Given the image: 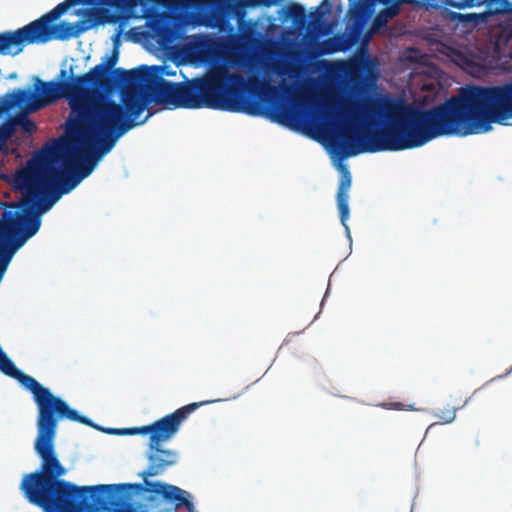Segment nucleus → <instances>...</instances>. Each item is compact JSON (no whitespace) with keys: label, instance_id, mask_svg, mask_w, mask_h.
<instances>
[{"label":"nucleus","instance_id":"6","mask_svg":"<svg viewBox=\"0 0 512 512\" xmlns=\"http://www.w3.org/2000/svg\"><path fill=\"white\" fill-rule=\"evenodd\" d=\"M149 3L175 10V0H65L24 27L15 31L0 33V36L12 38V42L0 51V54L17 55L22 52L26 44H44L53 39L64 40L77 36L80 30L77 29L75 24L67 22L53 24L71 7L78 5L93 6L94 9H91L90 13L107 16L109 14L108 8L124 11Z\"/></svg>","mask_w":512,"mask_h":512},{"label":"nucleus","instance_id":"1","mask_svg":"<svg viewBox=\"0 0 512 512\" xmlns=\"http://www.w3.org/2000/svg\"><path fill=\"white\" fill-rule=\"evenodd\" d=\"M378 117L385 126L372 130V153L417 148L444 135L488 132L492 123L512 118V81L462 88L458 96L428 110L372 100V120Z\"/></svg>","mask_w":512,"mask_h":512},{"label":"nucleus","instance_id":"28","mask_svg":"<svg viewBox=\"0 0 512 512\" xmlns=\"http://www.w3.org/2000/svg\"><path fill=\"white\" fill-rule=\"evenodd\" d=\"M11 42H12V38H6L3 36H0V51H2Z\"/></svg>","mask_w":512,"mask_h":512},{"label":"nucleus","instance_id":"23","mask_svg":"<svg viewBox=\"0 0 512 512\" xmlns=\"http://www.w3.org/2000/svg\"><path fill=\"white\" fill-rule=\"evenodd\" d=\"M149 71H156L157 73H159L161 75L162 78H164V76H174L176 75V71L172 69V67L170 66H167V65H163V66H152V67H149Z\"/></svg>","mask_w":512,"mask_h":512},{"label":"nucleus","instance_id":"13","mask_svg":"<svg viewBox=\"0 0 512 512\" xmlns=\"http://www.w3.org/2000/svg\"><path fill=\"white\" fill-rule=\"evenodd\" d=\"M340 181L336 195L337 207L339 210L340 221L347 231L349 228L346 224L349 219V190L351 187L352 177L346 166L340 167Z\"/></svg>","mask_w":512,"mask_h":512},{"label":"nucleus","instance_id":"5","mask_svg":"<svg viewBox=\"0 0 512 512\" xmlns=\"http://www.w3.org/2000/svg\"><path fill=\"white\" fill-rule=\"evenodd\" d=\"M115 86H123L120 93L121 103L111 99H93L94 133L99 138L101 153H108L115 146L117 140L129 130L147 121L152 115L136 122L138 117L151 103L147 91L152 79L153 71L149 67L141 66L138 69L113 70Z\"/></svg>","mask_w":512,"mask_h":512},{"label":"nucleus","instance_id":"22","mask_svg":"<svg viewBox=\"0 0 512 512\" xmlns=\"http://www.w3.org/2000/svg\"><path fill=\"white\" fill-rule=\"evenodd\" d=\"M388 18L380 11L373 19L371 31L377 32L380 29L384 28L388 23Z\"/></svg>","mask_w":512,"mask_h":512},{"label":"nucleus","instance_id":"7","mask_svg":"<svg viewBox=\"0 0 512 512\" xmlns=\"http://www.w3.org/2000/svg\"><path fill=\"white\" fill-rule=\"evenodd\" d=\"M74 156L67 150L58 155L51 150L43 160L16 176L17 186L23 190L26 204L37 207L40 213L48 211L62 194H67L82 181L74 169Z\"/></svg>","mask_w":512,"mask_h":512},{"label":"nucleus","instance_id":"2","mask_svg":"<svg viewBox=\"0 0 512 512\" xmlns=\"http://www.w3.org/2000/svg\"><path fill=\"white\" fill-rule=\"evenodd\" d=\"M27 499L44 512H193L188 492L165 482H21Z\"/></svg>","mask_w":512,"mask_h":512},{"label":"nucleus","instance_id":"32","mask_svg":"<svg viewBox=\"0 0 512 512\" xmlns=\"http://www.w3.org/2000/svg\"><path fill=\"white\" fill-rule=\"evenodd\" d=\"M3 234H4L3 228H0V237L3 236Z\"/></svg>","mask_w":512,"mask_h":512},{"label":"nucleus","instance_id":"3","mask_svg":"<svg viewBox=\"0 0 512 512\" xmlns=\"http://www.w3.org/2000/svg\"><path fill=\"white\" fill-rule=\"evenodd\" d=\"M265 83L254 76L246 79L238 72H231L225 65L212 66L203 76L181 83H172L154 71L147 96L168 108H209L250 116L268 115L272 120L286 123L292 119L287 109L278 106L265 109L253 96Z\"/></svg>","mask_w":512,"mask_h":512},{"label":"nucleus","instance_id":"4","mask_svg":"<svg viewBox=\"0 0 512 512\" xmlns=\"http://www.w3.org/2000/svg\"><path fill=\"white\" fill-rule=\"evenodd\" d=\"M35 93L26 89H17L0 98V116L15 106L26 112H35L60 99H67L77 117L73 127L85 126L94 131L93 97L99 92H108L113 84L102 64L92 67L83 75H71L65 69L60 70L57 80L44 82L34 77Z\"/></svg>","mask_w":512,"mask_h":512},{"label":"nucleus","instance_id":"19","mask_svg":"<svg viewBox=\"0 0 512 512\" xmlns=\"http://www.w3.org/2000/svg\"><path fill=\"white\" fill-rule=\"evenodd\" d=\"M485 3V0H461V1H452L447 0L445 1V4L457 9H464V8H472L481 6Z\"/></svg>","mask_w":512,"mask_h":512},{"label":"nucleus","instance_id":"16","mask_svg":"<svg viewBox=\"0 0 512 512\" xmlns=\"http://www.w3.org/2000/svg\"><path fill=\"white\" fill-rule=\"evenodd\" d=\"M14 120H15V123H16V127L17 126H20L21 129L26 132V133H33L34 131H36V124L34 121H32L28 116L27 114L25 113H19L18 115H16L14 117Z\"/></svg>","mask_w":512,"mask_h":512},{"label":"nucleus","instance_id":"24","mask_svg":"<svg viewBox=\"0 0 512 512\" xmlns=\"http://www.w3.org/2000/svg\"><path fill=\"white\" fill-rule=\"evenodd\" d=\"M399 5L400 3L389 4L388 6H386V8L381 10V12L386 16V18L391 19L398 15L400 10Z\"/></svg>","mask_w":512,"mask_h":512},{"label":"nucleus","instance_id":"20","mask_svg":"<svg viewBox=\"0 0 512 512\" xmlns=\"http://www.w3.org/2000/svg\"><path fill=\"white\" fill-rule=\"evenodd\" d=\"M117 61H118V52L115 50L111 56L106 57L105 62L101 63L104 66V68L106 69L107 74L111 77V79L113 81V84L111 85V88L108 91H110L112 88L115 87L114 74H113V71H110V69H112L116 65Z\"/></svg>","mask_w":512,"mask_h":512},{"label":"nucleus","instance_id":"27","mask_svg":"<svg viewBox=\"0 0 512 512\" xmlns=\"http://www.w3.org/2000/svg\"><path fill=\"white\" fill-rule=\"evenodd\" d=\"M291 10V14L295 17H297L298 15H302L304 14V9L301 5H298V4H294L291 6L290 8Z\"/></svg>","mask_w":512,"mask_h":512},{"label":"nucleus","instance_id":"14","mask_svg":"<svg viewBox=\"0 0 512 512\" xmlns=\"http://www.w3.org/2000/svg\"><path fill=\"white\" fill-rule=\"evenodd\" d=\"M490 16V13H467L462 14L458 12H452L451 13V19L457 20L460 23H469L474 26L478 25L479 23L486 22L488 17Z\"/></svg>","mask_w":512,"mask_h":512},{"label":"nucleus","instance_id":"9","mask_svg":"<svg viewBox=\"0 0 512 512\" xmlns=\"http://www.w3.org/2000/svg\"><path fill=\"white\" fill-rule=\"evenodd\" d=\"M211 402L212 401H200L190 403L178 408L173 413L168 414L149 425L141 427L122 429L104 428L93 421V425L89 426L111 435H149L147 453L148 466L145 470L138 473V476L141 477L142 480H148L150 477L162 475L170 467L178 463V452L171 449H164L162 445L169 442L177 434L181 424L192 412L200 406Z\"/></svg>","mask_w":512,"mask_h":512},{"label":"nucleus","instance_id":"17","mask_svg":"<svg viewBox=\"0 0 512 512\" xmlns=\"http://www.w3.org/2000/svg\"><path fill=\"white\" fill-rule=\"evenodd\" d=\"M363 70H364V65H362L358 62L352 63L348 70V77H349L350 82H352L354 85L361 84L364 79Z\"/></svg>","mask_w":512,"mask_h":512},{"label":"nucleus","instance_id":"8","mask_svg":"<svg viewBox=\"0 0 512 512\" xmlns=\"http://www.w3.org/2000/svg\"><path fill=\"white\" fill-rule=\"evenodd\" d=\"M37 406V436L34 449L41 459L40 469L48 480H60L67 469L61 464L55 451V438L58 423L69 420L85 425H93L92 420L80 415L77 410L59 396L54 395L49 388L42 386L32 393Z\"/></svg>","mask_w":512,"mask_h":512},{"label":"nucleus","instance_id":"26","mask_svg":"<svg viewBox=\"0 0 512 512\" xmlns=\"http://www.w3.org/2000/svg\"><path fill=\"white\" fill-rule=\"evenodd\" d=\"M154 31L159 36L165 37L170 32V29L163 24L157 23L154 27Z\"/></svg>","mask_w":512,"mask_h":512},{"label":"nucleus","instance_id":"31","mask_svg":"<svg viewBox=\"0 0 512 512\" xmlns=\"http://www.w3.org/2000/svg\"><path fill=\"white\" fill-rule=\"evenodd\" d=\"M400 405H401L400 403H396V404H394L393 408L399 409Z\"/></svg>","mask_w":512,"mask_h":512},{"label":"nucleus","instance_id":"18","mask_svg":"<svg viewBox=\"0 0 512 512\" xmlns=\"http://www.w3.org/2000/svg\"><path fill=\"white\" fill-rule=\"evenodd\" d=\"M16 131V123L14 117L0 125V141L8 140Z\"/></svg>","mask_w":512,"mask_h":512},{"label":"nucleus","instance_id":"11","mask_svg":"<svg viewBox=\"0 0 512 512\" xmlns=\"http://www.w3.org/2000/svg\"><path fill=\"white\" fill-rule=\"evenodd\" d=\"M77 136L78 152L85 154L83 161L79 163L74 171L82 180L88 177L95 168L97 161L106 153H101L99 138L88 124L72 129Z\"/></svg>","mask_w":512,"mask_h":512},{"label":"nucleus","instance_id":"30","mask_svg":"<svg viewBox=\"0 0 512 512\" xmlns=\"http://www.w3.org/2000/svg\"><path fill=\"white\" fill-rule=\"evenodd\" d=\"M317 129H318L319 132H323V133L327 131V128L325 126H322V125H319L317 127Z\"/></svg>","mask_w":512,"mask_h":512},{"label":"nucleus","instance_id":"10","mask_svg":"<svg viewBox=\"0 0 512 512\" xmlns=\"http://www.w3.org/2000/svg\"><path fill=\"white\" fill-rule=\"evenodd\" d=\"M41 226L39 216H26L20 211H6L0 219L4 234L0 237V282L15 251L34 236Z\"/></svg>","mask_w":512,"mask_h":512},{"label":"nucleus","instance_id":"15","mask_svg":"<svg viewBox=\"0 0 512 512\" xmlns=\"http://www.w3.org/2000/svg\"><path fill=\"white\" fill-rule=\"evenodd\" d=\"M485 3L489 8V11L486 13H490V15L502 14L511 11L507 0H485Z\"/></svg>","mask_w":512,"mask_h":512},{"label":"nucleus","instance_id":"12","mask_svg":"<svg viewBox=\"0 0 512 512\" xmlns=\"http://www.w3.org/2000/svg\"><path fill=\"white\" fill-rule=\"evenodd\" d=\"M349 8L347 11L348 25L352 34L362 33L366 23L374 12L376 3L388 6L396 3H410L411 0H348Z\"/></svg>","mask_w":512,"mask_h":512},{"label":"nucleus","instance_id":"21","mask_svg":"<svg viewBox=\"0 0 512 512\" xmlns=\"http://www.w3.org/2000/svg\"><path fill=\"white\" fill-rule=\"evenodd\" d=\"M456 412H457V408H455V407L445 408V409L441 410L440 412H438L436 414V417L441 421V423L448 424L455 420Z\"/></svg>","mask_w":512,"mask_h":512},{"label":"nucleus","instance_id":"25","mask_svg":"<svg viewBox=\"0 0 512 512\" xmlns=\"http://www.w3.org/2000/svg\"><path fill=\"white\" fill-rule=\"evenodd\" d=\"M22 480H47V479L44 476V473L42 472V470L39 468L38 470H36L34 472L23 475Z\"/></svg>","mask_w":512,"mask_h":512},{"label":"nucleus","instance_id":"29","mask_svg":"<svg viewBox=\"0 0 512 512\" xmlns=\"http://www.w3.org/2000/svg\"><path fill=\"white\" fill-rule=\"evenodd\" d=\"M248 1L251 6H257V5L261 4L264 0H248Z\"/></svg>","mask_w":512,"mask_h":512}]
</instances>
